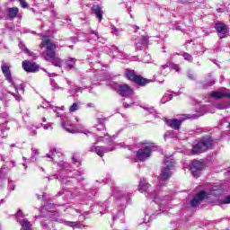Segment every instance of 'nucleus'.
I'll use <instances>...</instances> for the list:
<instances>
[{
    "instance_id": "nucleus-1",
    "label": "nucleus",
    "mask_w": 230,
    "mask_h": 230,
    "mask_svg": "<svg viewBox=\"0 0 230 230\" xmlns=\"http://www.w3.org/2000/svg\"><path fill=\"white\" fill-rule=\"evenodd\" d=\"M222 187L213 186L208 191L200 190L191 200L190 206L192 208H197L204 199H208V195H214V197H218L222 195Z\"/></svg>"
},
{
    "instance_id": "nucleus-2",
    "label": "nucleus",
    "mask_w": 230,
    "mask_h": 230,
    "mask_svg": "<svg viewBox=\"0 0 230 230\" xmlns=\"http://www.w3.org/2000/svg\"><path fill=\"white\" fill-rule=\"evenodd\" d=\"M138 190L140 193H146L147 199H154V202L159 204L157 200V194L155 190H152L150 184L146 183V180L141 179L139 181Z\"/></svg>"
},
{
    "instance_id": "nucleus-3",
    "label": "nucleus",
    "mask_w": 230,
    "mask_h": 230,
    "mask_svg": "<svg viewBox=\"0 0 230 230\" xmlns=\"http://www.w3.org/2000/svg\"><path fill=\"white\" fill-rule=\"evenodd\" d=\"M213 148V140L211 137L201 138L192 148V154H202Z\"/></svg>"
},
{
    "instance_id": "nucleus-4",
    "label": "nucleus",
    "mask_w": 230,
    "mask_h": 230,
    "mask_svg": "<svg viewBox=\"0 0 230 230\" xmlns=\"http://www.w3.org/2000/svg\"><path fill=\"white\" fill-rule=\"evenodd\" d=\"M40 47L47 48L45 60L51 61V58L56 56L55 50L57 49V46L55 43H53L51 40L45 38L42 40Z\"/></svg>"
},
{
    "instance_id": "nucleus-5",
    "label": "nucleus",
    "mask_w": 230,
    "mask_h": 230,
    "mask_svg": "<svg viewBox=\"0 0 230 230\" xmlns=\"http://www.w3.org/2000/svg\"><path fill=\"white\" fill-rule=\"evenodd\" d=\"M125 76L128 80L134 82L137 85H146V84H150V80L143 78L141 75H137L134 70L126 69Z\"/></svg>"
},
{
    "instance_id": "nucleus-6",
    "label": "nucleus",
    "mask_w": 230,
    "mask_h": 230,
    "mask_svg": "<svg viewBox=\"0 0 230 230\" xmlns=\"http://www.w3.org/2000/svg\"><path fill=\"white\" fill-rule=\"evenodd\" d=\"M164 163L166 167L162 170L160 184H164V181H168L172 177V169L173 168V160L165 158Z\"/></svg>"
},
{
    "instance_id": "nucleus-7",
    "label": "nucleus",
    "mask_w": 230,
    "mask_h": 230,
    "mask_svg": "<svg viewBox=\"0 0 230 230\" xmlns=\"http://www.w3.org/2000/svg\"><path fill=\"white\" fill-rule=\"evenodd\" d=\"M1 69L5 80H7L9 84H11V87H13V89L17 91V84H15V82H13V79H12V71H10V64L2 61Z\"/></svg>"
},
{
    "instance_id": "nucleus-8",
    "label": "nucleus",
    "mask_w": 230,
    "mask_h": 230,
    "mask_svg": "<svg viewBox=\"0 0 230 230\" xmlns=\"http://www.w3.org/2000/svg\"><path fill=\"white\" fill-rule=\"evenodd\" d=\"M154 150H155V146H146L142 149H139L137 152V157L140 161H146V159H148V157H150V155H152V152H154Z\"/></svg>"
},
{
    "instance_id": "nucleus-9",
    "label": "nucleus",
    "mask_w": 230,
    "mask_h": 230,
    "mask_svg": "<svg viewBox=\"0 0 230 230\" xmlns=\"http://www.w3.org/2000/svg\"><path fill=\"white\" fill-rule=\"evenodd\" d=\"M112 150H114L112 147L96 146V143H93V145L89 147V152H95L100 157H103L104 154L112 152Z\"/></svg>"
},
{
    "instance_id": "nucleus-10",
    "label": "nucleus",
    "mask_w": 230,
    "mask_h": 230,
    "mask_svg": "<svg viewBox=\"0 0 230 230\" xmlns=\"http://www.w3.org/2000/svg\"><path fill=\"white\" fill-rule=\"evenodd\" d=\"M215 30L220 39H224L229 33V27L222 22H217L215 24Z\"/></svg>"
},
{
    "instance_id": "nucleus-11",
    "label": "nucleus",
    "mask_w": 230,
    "mask_h": 230,
    "mask_svg": "<svg viewBox=\"0 0 230 230\" xmlns=\"http://www.w3.org/2000/svg\"><path fill=\"white\" fill-rule=\"evenodd\" d=\"M210 96L215 100H221V98H230V90L223 88L219 91H213L210 93Z\"/></svg>"
},
{
    "instance_id": "nucleus-12",
    "label": "nucleus",
    "mask_w": 230,
    "mask_h": 230,
    "mask_svg": "<svg viewBox=\"0 0 230 230\" xmlns=\"http://www.w3.org/2000/svg\"><path fill=\"white\" fill-rule=\"evenodd\" d=\"M97 123L98 124L95 126L96 130H98V132H102V135H97V143H100L103 138V136H107L105 133V119H98Z\"/></svg>"
},
{
    "instance_id": "nucleus-13",
    "label": "nucleus",
    "mask_w": 230,
    "mask_h": 230,
    "mask_svg": "<svg viewBox=\"0 0 230 230\" xmlns=\"http://www.w3.org/2000/svg\"><path fill=\"white\" fill-rule=\"evenodd\" d=\"M22 66L26 73H37V71H39V65L35 62L24 60Z\"/></svg>"
},
{
    "instance_id": "nucleus-14",
    "label": "nucleus",
    "mask_w": 230,
    "mask_h": 230,
    "mask_svg": "<svg viewBox=\"0 0 230 230\" xmlns=\"http://www.w3.org/2000/svg\"><path fill=\"white\" fill-rule=\"evenodd\" d=\"M190 170L193 177H199L200 171L204 170V163L199 160H194L190 164Z\"/></svg>"
},
{
    "instance_id": "nucleus-15",
    "label": "nucleus",
    "mask_w": 230,
    "mask_h": 230,
    "mask_svg": "<svg viewBox=\"0 0 230 230\" xmlns=\"http://www.w3.org/2000/svg\"><path fill=\"white\" fill-rule=\"evenodd\" d=\"M147 44H148V37L146 36H140L135 39V48L137 51H141V49H145Z\"/></svg>"
},
{
    "instance_id": "nucleus-16",
    "label": "nucleus",
    "mask_w": 230,
    "mask_h": 230,
    "mask_svg": "<svg viewBox=\"0 0 230 230\" xmlns=\"http://www.w3.org/2000/svg\"><path fill=\"white\" fill-rule=\"evenodd\" d=\"M61 125L63 128H65V130H66V132H69L70 134H78V132H80L76 126L71 123V120H62Z\"/></svg>"
},
{
    "instance_id": "nucleus-17",
    "label": "nucleus",
    "mask_w": 230,
    "mask_h": 230,
    "mask_svg": "<svg viewBox=\"0 0 230 230\" xmlns=\"http://www.w3.org/2000/svg\"><path fill=\"white\" fill-rule=\"evenodd\" d=\"M118 93L119 94H120V96L128 97L131 96V94H133L134 91L128 84H122L119 85Z\"/></svg>"
},
{
    "instance_id": "nucleus-18",
    "label": "nucleus",
    "mask_w": 230,
    "mask_h": 230,
    "mask_svg": "<svg viewBox=\"0 0 230 230\" xmlns=\"http://www.w3.org/2000/svg\"><path fill=\"white\" fill-rule=\"evenodd\" d=\"M24 84L22 83L20 84L19 86H16V89L14 88L15 93H12L9 92V94H12V96H13V98L16 100V102H21V100H22V97L21 96V94H19V91L22 92V94H24Z\"/></svg>"
},
{
    "instance_id": "nucleus-19",
    "label": "nucleus",
    "mask_w": 230,
    "mask_h": 230,
    "mask_svg": "<svg viewBox=\"0 0 230 230\" xmlns=\"http://www.w3.org/2000/svg\"><path fill=\"white\" fill-rule=\"evenodd\" d=\"M164 122L166 123V125H168V127L173 128V130H179L181 128V121L177 119H165Z\"/></svg>"
},
{
    "instance_id": "nucleus-20",
    "label": "nucleus",
    "mask_w": 230,
    "mask_h": 230,
    "mask_svg": "<svg viewBox=\"0 0 230 230\" xmlns=\"http://www.w3.org/2000/svg\"><path fill=\"white\" fill-rule=\"evenodd\" d=\"M19 16V8L10 7L7 9V18L9 21H13L15 17Z\"/></svg>"
},
{
    "instance_id": "nucleus-21",
    "label": "nucleus",
    "mask_w": 230,
    "mask_h": 230,
    "mask_svg": "<svg viewBox=\"0 0 230 230\" xmlns=\"http://www.w3.org/2000/svg\"><path fill=\"white\" fill-rule=\"evenodd\" d=\"M92 10L97 19H99V22H102V19H103V11L102 10V7L100 5H93Z\"/></svg>"
},
{
    "instance_id": "nucleus-22",
    "label": "nucleus",
    "mask_w": 230,
    "mask_h": 230,
    "mask_svg": "<svg viewBox=\"0 0 230 230\" xmlns=\"http://www.w3.org/2000/svg\"><path fill=\"white\" fill-rule=\"evenodd\" d=\"M49 62H51L52 66H55L56 67H62V64H64V61L57 56L50 58V61Z\"/></svg>"
},
{
    "instance_id": "nucleus-23",
    "label": "nucleus",
    "mask_w": 230,
    "mask_h": 230,
    "mask_svg": "<svg viewBox=\"0 0 230 230\" xmlns=\"http://www.w3.org/2000/svg\"><path fill=\"white\" fill-rule=\"evenodd\" d=\"M65 225L68 227H72L73 229H84V225L78 222H72V221H65Z\"/></svg>"
},
{
    "instance_id": "nucleus-24",
    "label": "nucleus",
    "mask_w": 230,
    "mask_h": 230,
    "mask_svg": "<svg viewBox=\"0 0 230 230\" xmlns=\"http://www.w3.org/2000/svg\"><path fill=\"white\" fill-rule=\"evenodd\" d=\"M60 155H62V153L57 152L56 149H53L49 151V154L46 155V157H48L49 159H52V161H55V159H57V157H60Z\"/></svg>"
},
{
    "instance_id": "nucleus-25",
    "label": "nucleus",
    "mask_w": 230,
    "mask_h": 230,
    "mask_svg": "<svg viewBox=\"0 0 230 230\" xmlns=\"http://www.w3.org/2000/svg\"><path fill=\"white\" fill-rule=\"evenodd\" d=\"M20 226H22L21 230H31V223H30L28 219H23L22 221H20Z\"/></svg>"
},
{
    "instance_id": "nucleus-26",
    "label": "nucleus",
    "mask_w": 230,
    "mask_h": 230,
    "mask_svg": "<svg viewBox=\"0 0 230 230\" xmlns=\"http://www.w3.org/2000/svg\"><path fill=\"white\" fill-rule=\"evenodd\" d=\"M65 64L69 69H73V67H75V66L76 65V58H69L65 61Z\"/></svg>"
},
{
    "instance_id": "nucleus-27",
    "label": "nucleus",
    "mask_w": 230,
    "mask_h": 230,
    "mask_svg": "<svg viewBox=\"0 0 230 230\" xmlns=\"http://www.w3.org/2000/svg\"><path fill=\"white\" fill-rule=\"evenodd\" d=\"M168 67H170L168 63L165 65H162L159 69L160 74L164 76H168V75L170 74V70L168 69Z\"/></svg>"
},
{
    "instance_id": "nucleus-28",
    "label": "nucleus",
    "mask_w": 230,
    "mask_h": 230,
    "mask_svg": "<svg viewBox=\"0 0 230 230\" xmlns=\"http://www.w3.org/2000/svg\"><path fill=\"white\" fill-rule=\"evenodd\" d=\"M217 108L219 109L220 111H224L226 109H229L230 108V101H226L225 102L217 104Z\"/></svg>"
},
{
    "instance_id": "nucleus-29",
    "label": "nucleus",
    "mask_w": 230,
    "mask_h": 230,
    "mask_svg": "<svg viewBox=\"0 0 230 230\" xmlns=\"http://www.w3.org/2000/svg\"><path fill=\"white\" fill-rule=\"evenodd\" d=\"M170 71H176V73H179L181 71V66L179 65L174 63H168Z\"/></svg>"
},
{
    "instance_id": "nucleus-30",
    "label": "nucleus",
    "mask_w": 230,
    "mask_h": 230,
    "mask_svg": "<svg viewBox=\"0 0 230 230\" xmlns=\"http://www.w3.org/2000/svg\"><path fill=\"white\" fill-rule=\"evenodd\" d=\"M173 98V95L172 93H165L163 98L161 99V103H166L167 102H170Z\"/></svg>"
},
{
    "instance_id": "nucleus-31",
    "label": "nucleus",
    "mask_w": 230,
    "mask_h": 230,
    "mask_svg": "<svg viewBox=\"0 0 230 230\" xmlns=\"http://www.w3.org/2000/svg\"><path fill=\"white\" fill-rule=\"evenodd\" d=\"M20 48L23 52L26 53V55H28L29 57H33V52L30 51V49L26 48V45L20 43Z\"/></svg>"
},
{
    "instance_id": "nucleus-32",
    "label": "nucleus",
    "mask_w": 230,
    "mask_h": 230,
    "mask_svg": "<svg viewBox=\"0 0 230 230\" xmlns=\"http://www.w3.org/2000/svg\"><path fill=\"white\" fill-rule=\"evenodd\" d=\"M78 109H80V104H78V102H74L73 105L70 106L69 111L71 112H75Z\"/></svg>"
},
{
    "instance_id": "nucleus-33",
    "label": "nucleus",
    "mask_w": 230,
    "mask_h": 230,
    "mask_svg": "<svg viewBox=\"0 0 230 230\" xmlns=\"http://www.w3.org/2000/svg\"><path fill=\"white\" fill-rule=\"evenodd\" d=\"M111 33H112V35H116V37H118L121 33V30L112 26L111 27Z\"/></svg>"
},
{
    "instance_id": "nucleus-34",
    "label": "nucleus",
    "mask_w": 230,
    "mask_h": 230,
    "mask_svg": "<svg viewBox=\"0 0 230 230\" xmlns=\"http://www.w3.org/2000/svg\"><path fill=\"white\" fill-rule=\"evenodd\" d=\"M182 57L187 62H191L193 60V58L189 53H183Z\"/></svg>"
},
{
    "instance_id": "nucleus-35",
    "label": "nucleus",
    "mask_w": 230,
    "mask_h": 230,
    "mask_svg": "<svg viewBox=\"0 0 230 230\" xmlns=\"http://www.w3.org/2000/svg\"><path fill=\"white\" fill-rule=\"evenodd\" d=\"M50 85L53 87V91L60 89L58 84L53 79H50Z\"/></svg>"
},
{
    "instance_id": "nucleus-36",
    "label": "nucleus",
    "mask_w": 230,
    "mask_h": 230,
    "mask_svg": "<svg viewBox=\"0 0 230 230\" xmlns=\"http://www.w3.org/2000/svg\"><path fill=\"white\" fill-rule=\"evenodd\" d=\"M144 111H146L149 114H154L155 112V110L154 107H144Z\"/></svg>"
},
{
    "instance_id": "nucleus-37",
    "label": "nucleus",
    "mask_w": 230,
    "mask_h": 230,
    "mask_svg": "<svg viewBox=\"0 0 230 230\" xmlns=\"http://www.w3.org/2000/svg\"><path fill=\"white\" fill-rule=\"evenodd\" d=\"M41 127H43L44 130H49V128H53L51 127V123H47V124H41Z\"/></svg>"
},
{
    "instance_id": "nucleus-38",
    "label": "nucleus",
    "mask_w": 230,
    "mask_h": 230,
    "mask_svg": "<svg viewBox=\"0 0 230 230\" xmlns=\"http://www.w3.org/2000/svg\"><path fill=\"white\" fill-rule=\"evenodd\" d=\"M222 204H230V195L222 199Z\"/></svg>"
},
{
    "instance_id": "nucleus-39",
    "label": "nucleus",
    "mask_w": 230,
    "mask_h": 230,
    "mask_svg": "<svg viewBox=\"0 0 230 230\" xmlns=\"http://www.w3.org/2000/svg\"><path fill=\"white\" fill-rule=\"evenodd\" d=\"M172 134V131H167L164 135V139H166L167 137H175V136Z\"/></svg>"
},
{
    "instance_id": "nucleus-40",
    "label": "nucleus",
    "mask_w": 230,
    "mask_h": 230,
    "mask_svg": "<svg viewBox=\"0 0 230 230\" xmlns=\"http://www.w3.org/2000/svg\"><path fill=\"white\" fill-rule=\"evenodd\" d=\"M22 8H28V4L24 0H19Z\"/></svg>"
},
{
    "instance_id": "nucleus-41",
    "label": "nucleus",
    "mask_w": 230,
    "mask_h": 230,
    "mask_svg": "<svg viewBox=\"0 0 230 230\" xmlns=\"http://www.w3.org/2000/svg\"><path fill=\"white\" fill-rule=\"evenodd\" d=\"M8 188L10 191H13V190H15V185L13 184V182H9Z\"/></svg>"
},
{
    "instance_id": "nucleus-42",
    "label": "nucleus",
    "mask_w": 230,
    "mask_h": 230,
    "mask_svg": "<svg viewBox=\"0 0 230 230\" xmlns=\"http://www.w3.org/2000/svg\"><path fill=\"white\" fill-rule=\"evenodd\" d=\"M211 85H215V81L210 80L208 85H204L203 88L206 89V87H211Z\"/></svg>"
},
{
    "instance_id": "nucleus-43",
    "label": "nucleus",
    "mask_w": 230,
    "mask_h": 230,
    "mask_svg": "<svg viewBox=\"0 0 230 230\" xmlns=\"http://www.w3.org/2000/svg\"><path fill=\"white\" fill-rule=\"evenodd\" d=\"M183 119H193V116L191 115H182Z\"/></svg>"
},
{
    "instance_id": "nucleus-44",
    "label": "nucleus",
    "mask_w": 230,
    "mask_h": 230,
    "mask_svg": "<svg viewBox=\"0 0 230 230\" xmlns=\"http://www.w3.org/2000/svg\"><path fill=\"white\" fill-rule=\"evenodd\" d=\"M91 34H92V35H94L95 40H98V39H100V37L98 36V33H97L96 31H91Z\"/></svg>"
},
{
    "instance_id": "nucleus-45",
    "label": "nucleus",
    "mask_w": 230,
    "mask_h": 230,
    "mask_svg": "<svg viewBox=\"0 0 230 230\" xmlns=\"http://www.w3.org/2000/svg\"><path fill=\"white\" fill-rule=\"evenodd\" d=\"M16 217H21L22 218L24 217V214H22V210H18Z\"/></svg>"
},
{
    "instance_id": "nucleus-46",
    "label": "nucleus",
    "mask_w": 230,
    "mask_h": 230,
    "mask_svg": "<svg viewBox=\"0 0 230 230\" xmlns=\"http://www.w3.org/2000/svg\"><path fill=\"white\" fill-rule=\"evenodd\" d=\"M49 109H51L54 112H57V111H58V109H60V108L55 107V106H53V105H49Z\"/></svg>"
},
{
    "instance_id": "nucleus-47",
    "label": "nucleus",
    "mask_w": 230,
    "mask_h": 230,
    "mask_svg": "<svg viewBox=\"0 0 230 230\" xmlns=\"http://www.w3.org/2000/svg\"><path fill=\"white\" fill-rule=\"evenodd\" d=\"M188 78H190V80H194L195 75H193V74H191V73H188Z\"/></svg>"
},
{
    "instance_id": "nucleus-48",
    "label": "nucleus",
    "mask_w": 230,
    "mask_h": 230,
    "mask_svg": "<svg viewBox=\"0 0 230 230\" xmlns=\"http://www.w3.org/2000/svg\"><path fill=\"white\" fill-rule=\"evenodd\" d=\"M82 91H84V88L82 87H78L75 89V93H82Z\"/></svg>"
},
{
    "instance_id": "nucleus-49",
    "label": "nucleus",
    "mask_w": 230,
    "mask_h": 230,
    "mask_svg": "<svg viewBox=\"0 0 230 230\" xmlns=\"http://www.w3.org/2000/svg\"><path fill=\"white\" fill-rule=\"evenodd\" d=\"M72 160H73L74 164L78 163V158H76V156H73Z\"/></svg>"
},
{
    "instance_id": "nucleus-50",
    "label": "nucleus",
    "mask_w": 230,
    "mask_h": 230,
    "mask_svg": "<svg viewBox=\"0 0 230 230\" xmlns=\"http://www.w3.org/2000/svg\"><path fill=\"white\" fill-rule=\"evenodd\" d=\"M32 154H33L34 155H37V154H39V150H37V149H32Z\"/></svg>"
},
{
    "instance_id": "nucleus-51",
    "label": "nucleus",
    "mask_w": 230,
    "mask_h": 230,
    "mask_svg": "<svg viewBox=\"0 0 230 230\" xmlns=\"http://www.w3.org/2000/svg\"><path fill=\"white\" fill-rule=\"evenodd\" d=\"M37 135V131L35 129H33L31 132V136H36Z\"/></svg>"
},
{
    "instance_id": "nucleus-52",
    "label": "nucleus",
    "mask_w": 230,
    "mask_h": 230,
    "mask_svg": "<svg viewBox=\"0 0 230 230\" xmlns=\"http://www.w3.org/2000/svg\"><path fill=\"white\" fill-rule=\"evenodd\" d=\"M123 105L126 109H128V107H130V104H128L127 102H124Z\"/></svg>"
},
{
    "instance_id": "nucleus-53",
    "label": "nucleus",
    "mask_w": 230,
    "mask_h": 230,
    "mask_svg": "<svg viewBox=\"0 0 230 230\" xmlns=\"http://www.w3.org/2000/svg\"><path fill=\"white\" fill-rule=\"evenodd\" d=\"M83 133L85 134L86 136H89V134H91V132H89L87 130L83 131Z\"/></svg>"
},
{
    "instance_id": "nucleus-54",
    "label": "nucleus",
    "mask_w": 230,
    "mask_h": 230,
    "mask_svg": "<svg viewBox=\"0 0 230 230\" xmlns=\"http://www.w3.org/2000/svg\"><path fill=\"white\" fill-rule=\"evenodd\" d=\"M28 128H29L30 130H32V128H35V126H33V125L28 126Z\"/></svg>"
},
{
    "instance_id": "nucleus-55",
    "label": "nucleus",
    "mask_w": 230,
    "mask_h": 230,
    "mask_svg": "<svg viewBox=\"0 0 230 230\" xmlns=\"http://www.w3.org/2000/svg\"><path fill=\"white\" fill-rule=\"evenodd\" d=\"M4 202V199H1L0 200V206H1V204H3Z\"/></svg>"
},
{
    "instance_id": "nucleus-56",
    "label": "nucleus",
    "mask_w": 230,
    "mask_h": 230,
    "mask_svg": "<svg viewBox=\"0 0 230 230\" xmlns=\"http://www.w3.org/2000/svg\"><path fill=\"white\" fill-rule=\"evenodd\" d=\"M42 122L46 123V118H42Z\"/></svg>"
},
{
    "instance_id": "nucleus-57",
    "label": "nucleus",
    "mask_w": 230,
    "mask_h": 230,
    "mask_svg": "<svg viewBox=\"0 0 230 230\" xmlns=\"http://www.w3.org/2000/svg\"><path fill=\"white\" fill-rule=\"evenodd\" d=\"M68 85H71V81H67Z\"/></svg>"
},
{
    "instance_id": "nucleus-58",
    "label": "nucleus",
    "mask_w": 230,
    "mask_h": 230,
    "mask_svg": "<svg viewBox=\"0 0 230 230\" xmlns=\"http://www.w3.org/2000/svg\"><path fill=\"white\" fill-rule=\"evenodd\" d=\"M128 13H130V12H132V10L131 9H128Z\"/></svg>"
},
{
    "instance_id": "nucleus-59",
    "label": "nucleus",
    "mask_w": 230,
    "mask_h": 230,
    "mask_svg": "<svg viewBox=\"0 0 230 230\" xmlns=\"http://www.w3.org/2000/svg\"><path fill=\"white\" fill-rule=\"evenodd\" d=\"M55 179H58V175H54Z\"/></svg>"
},
{
    "instance_id": "nucleus-60",
    "label": "nucleus",
    "mask_w": 230,
    "mask_h": 230,
    "mask_svg": "<svg viewBox=\"0 0 230 230\" xmlns=\"http://www.w3.org/2000/svg\"><path fill=\"white\" fill-rule=\"evenodd\" d=\"M112 218H113V220H116L117 217H113Z\"/></svg>"
},
{
    "instance_id": "nucleus-61",
    "label": "nucleus",
    "mask_w": 230,
    "mask_h": 230,
    "mask_svg": "<svg viewBox=\"0 0 230 230\" xmlns=\"http://www.w3.org/2000/svg\"><path fill=\"white\" fill-rule=\"evenodd\" d=\"M63 183L67 184V181H63Z\"/></svg>"
},
{
    "instance_id": "nucleus-62",
    "label": "nucleus",
    "mask_w": 230,
    "mask_h": 230,
    "mask_svg": "<svg viewBox=\"0 0 230 230\" xmlns=\"http://www.w3.org/2000/svg\"><path fill=\"white\" fill-rule=\"evenodd\" d=\"M137 30H139V27L136 26Z\"/></svg>"
},
{
    "instance_id": "nucleus-63",
    "label": "nucleus",
    "mask_w": 230,
    "mask_h": 230,
    "mask_svg": "<svg viewBox=\"0 0 230 230\" xmlns=\"http://www.w3.org/2000/svg\"><path fill=\"white\" fill-rule=\"evenodd\" d=\"M130 17H131V19H133L134 16H132V14H130Z\"/></svg>"
},
{
    "instance_id": "nucleus-64",
    "label": "nucleus",
    "mask_w": 230,
    "mask_h": 230,
    "mask_svg": "<svg viewBox=\"0 0 230 230\" xmlns=\"http://www.w3.org/2000/svg\"><path fill=\"white\" fill-rule=\"evenodd\" d=\"M119 215H123V212H119Z\"/></svg>"
}]
</instances>
